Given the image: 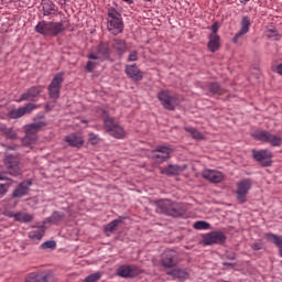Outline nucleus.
<instances>
[{
  "label": "nucleus",
  "instance_id": "nucleus-13",
  "mask_svg": "<svg viewBox=\"0 0 282 282\" xmlns=\"http://www.w3.org/2000/svg\"><path fill=\"white\" fill-rule=\"evenodd\" d=\"M161 263L163 268H174V265H177V251L166 250L162 254Z\"/></svg>",
  "mask_w": 282,
  "mask_h": 282
},
{
  "label": "nucleus",
  "instance_id": "nucleus-2",
  "mask_svg": "<svg viewBox=\"0 0 282 282\" xmlns=\"http://www.w3.org/2000/svg\"><path fill=\"white\" fill-rule=\"evenodd\" d=\"M156 213L161 215H167L169 217H182L184 209L180 204L173 203L169 199H161L154 202Z\"/></svg>",
  "mask_w": 282,
  "mask_h": 282
},
{
  "label": "nucleus",
  "instance_id": "nucleus-28",
  "mask_svg": "<svg viewBox=\"0 0 282 282\" xmlns=\"http://www.w3.org/2000/svg\"><path fill=\"white\" fill-rule=\"evenodd\" d=\"M208 50L212 51L213 53L219 50V35L217 34L209 35Z\"/></svg>",
  "mask_w": 282,
  "mask_h": 282
},
{
  "label": "nucleus",
  "instance_id": "nucleus-22",
  "mask_svg": "<svg viewBox=\"0 0 282 282\" xmlns=\"http://www.w3.org/2000/svg\"><path fill=\"white\" fill-rule=\"evenodd\" d=\"M43 127H45L44 121L33 122V123L26 126L25 133H26V135H30L31 138H36L37 131H41V129H43Z\"/></svg>",
  "mask_w": 282,
  "mask_h": 282
},
{
  "label": "nucleus",
  "instance_id": "nucleus-33",
  "mask_svg": "<svg viewBox=\"0 0 282 282\" xmlns=\"http://www.w3.org/2000/svg\"><path fill=\"white\" fill-rule=\"evenodd\" d=\"M208 89L214 96H221L226 94V89L221 88V86H219L217 83L209 84Z\"/></svg>",
  "mask_w": 282,
  "mask_h": 282
},
{
  "label": "nucleus",
  "instance_id": "nucleus-10",
  "mask_svg": "<svg viewBox=\"0 0 282 282\" xmlns=\"http://www.w3.org/2000/svg\"><path fill=\"white\" fill-rule=\"evenodd\" d=\"M140 272H142L140 268L133 264H123L117 270V274H119L122 279H133L138 276Z\"/></svg>",
  "mask_w": 282,
  "mask_h": 282
},
{
  "label": "nucleus",
  "instance_id": "nucleus-32",
  "mask_svg": "<svg viewBox=\"0 0 282 282\" xmlns=\"http://www.w3.org/2000/svg\"><path fill=\"white\" fill-rule=\"evenodd\" d=\"M241 25H242L241 30L234 37V43H237V41H239L240 36H243L245 34H248V18L247 17L242 18Z\"/></svg>",
  "mask_w": 282,
  "mask_h": 282
},
{
  "label": "nucleus",
  "instance_id": "nucleus-15",
  "mask_svg": "<svg viewBox=\"0 0 282 282\" xmlns=\"http://www.w3.org/2000/svg\"><path fill=\"white\" fill-rule=\"evenodd\" d=\"M202 176L212 184H219L224 181V174L217 170H205L202 172Z\"/></svg>",
  "mask_w": 282,
  "mask_h": 282
},
{
  "label": "nucleus",
  "instance_id": "nucleus-4",
  "mask_svg": "<svg viewBox=\"0 0 282 282\" xmlns=\"http://www.w3.org/2000/svg\"><path fill=\"white\" fill-rule=\"evenodd\" d=\"M108 31L110 34H113L115 36L118 34H121L124 24H122V18L119 12L116 11V9H111L108 12Z\"/></svg>",
  "mask_w": 282,
  "mask_h": 282
},
{
  "label": "nucleus",
  "instance_id": "nucleus-30",
  "mask_svg": "<svg viewBox=\"0 0 282 282\" xmlns=\"http://www.w3.org/2000/svg\"><path fill=\"white\" fill-rule=\"evenodd\" d=\"M65 219V214L61 212H54L51 217L46 218L44 224H58Z\"/></svg>",
  "mask_w": 282,
  "mask_h": 282
},
{
  "label": "nucleus",
  "instance_id": "nucleus-42",
  "mask_svg": "<svg viewBox=\"0 0 282 282\" xmlns=\"http://www.w3.org/2000/svg\"><path fill=\"white\" fill-rule=\"evenodd\" d=\"M10 182L1 184L0 183V195H6L8 193V188H10Z\"/></svg>",
  "mask_w": 282,
  "mask_h": 282
},
{
  "label": "nucleus",
  "instance_id": "nucleus-27",
  "mask_svg": "<svg viewBox=\"0 0 282 282\" xmlns=\"http://www.w3.org/2000/svg\"><path fill=\"white\" fill-rule=\"evenodd\" d=\"M112 47L119 54H124L127 52V43L124 42V40H120V39L112 40Z\"/></svg>",
  "mask_w": 282,
  "mask_h": 282
},
{
  "label": "nucleus",
  "instance_id": "nucleus-29",
  "mask_svg": "<svg viewBox=\"0 0 282 282\" xmlns=\"http://www.w3.org/2000/svg\"><path fill=\"white\" fill-rule=\"evenodd\" d=\"M32 219H34V216L25 212L15 213V221H20L21 224H30Z\"/></svg>",
  "mask_w": 282,
  "mask_h": 282
},
{
  "label": "nucleus",
  "instance_id": "nucleus-43",
  "mask_svg": "<svg viewBox=\"0 0 282 282\" xmlns=\"http://www.w3.org/2000/svg\"><path fill=\"white\" fill-rule=\"evenodd\" d=\"M89 142H90V144H98V142H100V139L96 134L90 133L89 134Z\"/></svg>",
  "mask_w": 282,
  "mask_h": 282
},
{
  "label": "nucleus",
  "instance_id": "nucleus-23",
  "mask_svg": "<svg viewBox=\"0 0 282 282\" xmlns=\"http://www.w3.org/2000/svg\"><path fill=\"white\" fill-rule=\"evenodd\" d=\"M65 142H67L68 147H75L76 149H80L84 144L83 137L76 133L65 137Z\"/></svg>",
  "mask_w": 282,
  "mask_h": 282
},
{
  "label": "nucleus",
  "instance_id": "nucleus-45",
  "mask_svg": "<svg viewBox=\"0 0 282 282\" xmlns=\"http://www.w3.org/2000/svg\"><path fill=\"white\" fill-rule=\"evenodd\" d=\"M128 61H129L130 63L138 61V52L132 51V52L130 53V55H129Z\"/></svg>",
  "mask_w": 282,
  "mask_h": 282
},
{
  "label": "nucleus",
  "instance_id": "nucleus-20",
  "mask_svg": "<svg viewBox=\"0 0 282 282\" xmlns=\"http://www.w3.org/2000/svg\"><path fill=\"white\" fill-rule=\"evenodd\" d=\"M165 273L172 279H178V281H184V279H188V272L183 269L175 268V269H167Z\"/></svg>",
  "mask_w": 282,
  "mask_h": 282
},
{
  "label": "nucleus",
  "instance_id": "nucleus-34",
  "mask_svg": "<svg viewBox=\"0 0 282 282\" xmlns=\"http://www.w3.org/2000/svg\"><path fill=\"white\" fill-rule=\"evenodd\" d=\"M0 131L9 140H17V131H14V129L3 126V127L0 128Z\"/></svg>",
  "mask_w": 282,
  "mask_h": 282
},
{
  "label": "nucleus",
  "instance_id": "nucleus-53",
  "mask_svg": "<svg viewBox=\"0 0 282 282\" xmlns=\"http://www.w3.org/2000/svg\"><path fill=\"white\" fill-rule=\"evenodd\" d=\"M123 1H126V3H129V4L133 3V0H123Z\"/></svg>",
  "mask_w": 282,
  "mask_h": 282
},
{
  "label": "nucleus",
  "instance_id": "nucleus-54",
  "mask_svg": "<svg viewBox=\"0 0 282 282\" xmlns=\"http://www.w3.org/2000/svg\"><path fill=\"white\" fill-rule=\"evenodd\" d=\"M224 265H229L230 268H232V263L225 262Z\"/></svg>",
  "mask_w": 282,
  "mask_h": 282
},
{
  "label": "nucleus",
  "instance_id": "nucleus-39",
  "mask_svg": "<svg viewBox=\"0 0 282 282\" xmlns=\"http://www.w3.org/2000/svg\"><path fill=\"white\" fill-rule=\"evenodd\" d=\"M36 142V137L25 135L22 139L23 147H30L31 144H34Z\"/></svg>",
  "mask_w": 282,
  "mask_h": 282
},
{
  "label": "nucleus",
  "instance_id": "nucleus-14",
  "mask_svg": "<svg viewBox=\"0 0 282 282\" xmlns=\"http://www.w3.org/2000/svg\"><path fill=\"white\" fill-rule=\"evenodd\" d=\"M41 91H43V87L33 86L26 93L21 95L20 99H18V102H23V100L34 102V100L39 98V94H41Z\"/></svg>",
  "mask_w": 282,
  "mask_h": 282
},
{
  "label": "nucleus",
  "instance_id": "nucleus-16",
  "mask_svg": "<svg viewBox=\"0 0 282 282\" xmlns=\"http://www.w3.org/2000/svg\"><path fill=\"white\" fill-rule=\"evenodd\" d=\"M36 109V105L34 104H28L24 107L13 109L10 111V118L17 119V118H23L26 113H32Z\"/></svg>",
  "mask_w": 282,
  "mask_h": 282
},
{
  "label": "nucleus",
  "instance_id": "nucleus-36",
  "mask_svg": "<svg viewBox=\"0 0 282 282\" xmlns=\"http://www.w3.org/2000/svg\"><path fill=\"white\" fill-rule=\"evenodd\" d=\"M270 241H273V243L280 249V254L282 257V236H276V235H268L267 236Z\"/></svg>",
  "mask_w": 282,
  "mask_h": 282
},
{
  "label": "nucleus",
  "instance_id": "nucleus-8",
  "mask_svg": "<svg viewBox=\"0 0 282 282\" xmlns=\"http://www.w3.org/2000/svg\"><path fill=\"white\" fill-rule=\"evenodd\" d=\"M61 87H63V73L56 74L48 85V96L53 100H57L61 97Z\"/></svg>",
  "mask_w": 282,
  "mask_h": 282
},
{
  "label": "nucleus",
  "instance_id": "nucleus-38",
  "mask_svg": "<svg viewBox=\"0 0 282 282\" xmlns=\"http://www.w3.org/2000/svg\"><path fill=\"white\" fill-rule=\"evenodd\" d=\"M194 228L196 230H208L210 228V224H208L204 220H198L194 224Z\"/></svg>",
  "mask_w": 282,
  "mask_h": 282
},
{
  "label": "nucleus",
  "instance_id": "nucleus-46",
  "mask_svg": "<svg viewBox=\"0 0 282 282\" xmlns=\"http://www.w3.org/2000/svg\"><path fill=\"white\" fill-rule=\"evenodd\" d=\"M87 72H94L96 69V63L89 61L86 66Z\"/></svg>",
  "mask_w": 282,
  "mask_h": 282
},
{
  "label": "nucleus",
  "instance_id": "nucleus-7",
  "mask_svg": "<svg viewBox=\"0 0 282 282\" xmlns=\"http://www.w3.org/2000/svg\"><path fill=\"white\" fill-rule=\"evenodd\" d=\"M252 156L261 166H271L272 164L273 153L270 149H260V151L253 149Z\"/></svg>",
  "mask_w": 282,
  "mask_h": 282
},
{
  "label": "nucleus",
  "instance_id": "nucleus-31",
  "mask_svg": "<svg viewBox=\"0 0 282 282\" xmlns=\"http://www.w3.org/2000/svg\"><path fill=\"white\" fill-rule=\"evenodd\" d=\"M120 224H122L121 219H115V220L110 221L108 225H106L105 231L107 234V237H109V235L116 232V229L118 228V226H120Z\"/></svg>",
  "mask_w": 282,
  "mask_h": 282
},
{
  "label": "nucleus",
  "instance_id": "nucleus-26",
  "mask_svg": "<svg viewBox=\"0 0 282 282\" xmlns=\"http://www.w3.org/2000/svg\"><path fill=\"white\" fill-rule=\"evenodd\" d=\"M111 54V50H109V45L108 44H100L97 47V55L99 61H107V58H109Z\"/></svg>",
  "mask_w": 282,
  "mask_h": 282
},
{
  "label": "nucleus",
  "instance_id": "nucleus-1",
  "mask_svg": "<svg viewBox=\"0 0 282 282\" xmlns=\"http://www.w3.org/2000/svg\"><path fill=\"white\" fill-rule=\"evenodd\" d=\"M4 166L7 172H0V181H10L8 175H11L12 177H19V175H22L23 173V170L21 169V160L14 154H6Z\"/></svg>",
  "mask_w": 282,
  "mask_h": 282
},
{
  "label": "nucleus",
  "instance_id": "nucleus-50",
  "mask_svg": "<svg viewBox=\"0 0 282 282\" xmlns=\"http://www.w3.org/2000/svg\"><path fill=\"white\" fill-rule=\"evenodd\" d=\"M88 58H90V59H93V61H100V57H98V55H96V54H90V55L88 56Z\"/></svg>",
  "mask_w": 282,
  "mask_h": 282
},
{
  "label": "nucleus",
  "instance_id": "nucleus-21",
  "mask_svg": "<svg viewBox=\"0 0 282 282\" xmlns=\"http://www.w3.org/2000/svg\"><path fill=\"white\" fill-rule=\"evenodd\" d=\"M126 74L132 80H142V72L135 64L126 66Z\"/></svg>",
  "mask_w": 282,
  "mask_h": 282
},
{
  "label": "nucleus",
  "instance_id": "nucleus-55",
  "mask_svg": "<svg viewBox=\"0 0 282 282\" xmlns=\"http://www.w3.org/2000/svg\"><path fill=\"white\" fill-rule=\"evenodd\" d=\"M147 1H151V0H147Z\"/></svg>",
  "mask_w": 282,
  "mask_h": 282
},
{
  "label": "nucleus",
  "instance_id": "nucleus-9",
  "mask_svg": "<svg viewBox=\"0 0 282 282\" xmlns=\"http://www.w3.org/2000/svg\"><path fill=\"white\" fill-rule=\"evenodd\" d=\"M158 98L163 105L164 109H167V111H174L175 107H177V99L171 96V93H169L167 90H161L158 94Z\"/></svg>",
  "mask_w": 282,
  "mask_h": 282
},
{
  "label": "nucleus",
  "instance_id": "nucleus-17",
  "mask_svg": "<svg viewBox=\"0 0 282 282\" xmlns=\"http://www.w3.org/2000/svg\"><path fill=\"white\" fill-rule=\"evenodd\" d=\"M186 169H188L187 164H183V165L170 164L166 167L161 169V173L163 175H169V176L180 175V173H184V171H186Z\"/></svg>",
  "mask_w": 282,
  "mask_h": 282
},
{
  "label": "nucleus",
  "instance_id": "nucleus-18",
  "mask_svg": "<svg viewBox=\"0 0 282 282\" xmlns=\"http://www.w3.org/2000/svg\"><path fill=\"white\" fill-rule=\"evenodd\" d=\"M154 153H159L153 155L154 160H159V162H165V160L171 158V148L166 145H158L154 150Z\"/></svg>",
  "mask_w": 282,
  "mask_h": 282
},
{
  "label": "nucleus",
  "instance_id": "nucleus-56",
  "mask_svg": "<svg viewBox=\"0 0 282 282\" xmlns=\"http://www.w3.org/2000/svg\"><path fill=\"white\" fill-rule=\"evenodd\" d=\"M243 1H248V0H243Z\"/></svg>",
  "mask_w": 282,
  "mask_h": 282
},
{
  "label": "nucleus",
  "instance_id": "nucleus-40",
  "mask_svg": "<svg viewBox=\"0 0 282 282\" xmlns=\"http://www.w3.org/2000/svg\"><path fill=\"white\" fill-rule=\"evenodd\" d=\"M101 276H102V273L96 272V273H93V274L86 276L84 282H98V280L101 279Z\"/></svg>",
  "mask_w": 282,
  "mask_h": 282
},
{
  "label": "nucleus",
  "instance_id": "nucleus-41",
  "mask_svg": "<svg viewBox=\"0 0 282 282\" xmlns=\"http://www.w3.org/2000/svg\"><path fill=\"white\" fill-rule=\"evenodd\" d=\"M42 250H54L56 248V241L54 240H48L46 242H43L41 245Z\"/></svg>",
  "mask_w": 282,
  "mask_h": 282
},
{
  "label": "nucleus",
  "instance_id": "nucleus-19",
  "mask_svg": "<svg viewBox=\"0 0 282 282\" xmlns=\"http://www.w3.org/2000/svg\"><path fill=\"white\" fill-rule=\"evenodd\" d=\"M30 186H32V181H24L18 185V187L13 191L12 197L21 198L28 195V191H30Z\"/></svg>",
  "mask_w": 282,
  "mask_h": 282
},
{
  "label": "nucleus",
  "instance_id": "nucleus-24",
  "mask_svg": "<svg viewBox=\"0 0 282 282\" xmlns=\"http://www.w3.org/2000/svg\"><path fill=\"white\" fill-rule=\"evenodd\" d=\"M246 195H248V181L243 180L238 183L237 199L243 204L246 202Z\"/></svg>",
  "mask_w": 282,
  "mask_h": 282
},
{
  "label": "nucleus",
  "instance_id": "nucleus-3",
  "mask_svg": "<svg viewBox=\"0 0 282 282\" xmlns=\"http://www.w3.org/2000/svg\"><path fill=\"white\" fill-rule=\"evenodd\" d=\"M65 31V26L61 22H45L42 21L35 26V32L43 36H56Z\"/></svg>",
  "mask_w": 282,
  "mask_h": 282
},
{
  "label": "nucleus",
  "instance_id": "nucleus-11",
  "mask_svg": "<svg viewBox=\"0 0 282 282\" xmlns=\"http://www.w3.org/2000/svg\"><path fill=\"white\" fill-rule=\"evenodd\" d=\"M26 282H52L54 281V275L50 271H41L30 273L26 279Z\"/></svg>",
  "mask_w": 282,
  "mask_h": 282
},
{
  "label": "nucleus",
  "instance_id": "nucleus-12",
  "mask_svg": "<svg viewBox=\"0 0 282 282\" xmlns=\"http://www.w3.org/2000/svg\"><path fill=\"white\" fill-rule=\"evenodd\" d=\"M226 241V236L221 231H212L203 236V243L205 246H213V243H224Z\"/></svg>",
  "mask_w": 282,
  "mask_h": 282
},
{
  "label": "nucleus",
  "instance_id": "nucleus-37",
  "mask_svg": "<svg viewBox=\"0 0 282 282\" xmlns=\"http://www.w3.org/2000/svg\"><path fill=\"white\" fill-rule=\"evenodd\" d=\"M43 235H45V229L43 227L41 229H36L29 232L30 239H35V240L43 239Z\"/></svg>",
  "mask_w": 282,
  "mask_h": 282
},
{
  "label": "nucleus",
  "instance_id": "nucleus-6",
  "mask_svg": "<svg viewBox=\"0 0 282 282\" xmlns=\"http://www.w3.org/2000/svg\"><path fill=\"white\" fill-rule=\"evenodd\" d=\"M252 137L260 142L271 144L273 148H280L282 145V138L270 131L258 130L252 132Z\"/></svg>",
  "mask_w": 282,
  "mask_h": 282
},
{
  "label": "nucleus",
  "instance_id": "nucleus-49",
  "mask_svg": "<svg viewBox=\"0 0 282 282\" xmlns=\"http://www.w3.org/2000/svg\"><path fill=\"white\" fill-rule=\"evenodd\" d=\"M4 215L7 217H13V219L17 221V214H14V212H7Z\"/></svg>",
  "mask_w": 282,
  "mask_h": 282
},
{
  "label": "nucleus",
  "instance_id": "nucleus-47",
  "mask_svg": "<svg viewBox=\"0 0 282 282\" xmlns=\"http://www.w3.org/2000/svg\"><path fill=\"white\" fill-rule=\"evenodd\" d=\"M212 34H217V31L219 30V23L215 22L214 25L210 28Z\"/></svg>",
  "mask_w": 282,
  "mask_h": 282
},
{
  "label": "nucleus",
  "instance_id": "nucleus-48",
  "mask_svg": "<svg viewBox=\"0 0 282 282\" xmlns=\"http://www.w3.org/2000/svg\"><path fill=\"white\" fill-rule=\"evenodd\" d=\"M273 72H275L279 75H282V62H281V64H278V66H275V68H273Z\"/></svg>",
  "mask_w": 282,
  "mask_h": 282
},
{
  "label": "nucleus",
  "instance_id": "nucleus-52",
  "mask_svg": "<svg viewBox=\"0 0 282 282\" xmlns=\"http://www.w3.org/2000/svg\"><path fill=\"white\" fill-rule=\"evenodd\" d=\"M17 150V147H8L7 148V151H15Z\"/></svg>",
  "mask_w": 282,
  "mask_h": 282
},
{
  "label": "nucleus",
  "instance_id": "nucleus-44",
  "mask_svg": "<svg viewBox=\"0 0 282 282\" xmlns=\"http://www.w3.org/2000/svg\"><path fill=\"white\" fill-rule=\"evenodd\" d=\"M265 34H267V36H269V37L278 36V35H279L276 29H268V30L265 31Z\"/></svg>",
  "mask_w": 282,
  "mask_h": 282
},
{
  "label": "nucleus",
  "instance_id": "nucleus-5",
  "mask_svg": "<svg viewBox=\"0 0 282 282\" xmlns=\"http://www.w3.org/2000/svg\"><path fill=\"white\" fill-rule=\"evenodd\" d=\"M104 113H105L104 127H105V130L107 131V133L112 135V138H117V139L124 138V130L122 129V127H120V124H118L116 119L110 117L107 113V111H104Z\"/></svg>",
  "mask_w": 282,
  "mask_h": 282
},
{
  "label": "nucleus",
  "instance_id": "nucleus-51",
  "mask_svg": "<svg viewBox=\"0 0 282 282\" xmlns=\"http://www.w3.org/2000/svg\"><path fill=\"white\" fill-rule=\"evenodd\" d=\"M252 248H253V249H261L262 246H261L260 243H254V245L252 246Z\"/></svg>",
  "mask_w": 282,
  "mask_h": 282
},
{
  "label": "nucleus",
  "instance_id": "nucleus-25",
  "mask_svg": "<svg viewBox=\"0 0 282 282\" xmlns=\"http://www.w3.org/2000/svg\"><path fill=\"white\" fill-rule=\"evenodd\" d=\"M44 17H50L51 14H56V4L52 0H45L42 2Z\"/></svg>",
  "mask_w": 282,
  "mask_h": 282
},
{
  "label": "nucleus",
  "instance_id": "nucleus-35",
  "mask_svg": "<svg viewBox=\"0 0 282 282\" xmlns=\"http://www.w3.org/2000/svg\"><path fill=\"white\" fill-rule=\"evenodd\" d=\"M184 129L194 140H204V134L199 130L191 127H185Z\"/></svg>",
  "mask_w": 282,
  "mask_h": 282
}]
</instances>
